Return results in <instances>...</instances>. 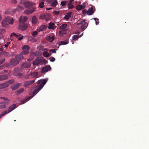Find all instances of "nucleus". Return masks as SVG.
Returning <instances> with one entry per match:
<instances>
[{
    "label": "nucleus",
    "instance_id": "nucleus-37",
    "mask_svg": "<svg viewBox=\"0 0 149 149\" xmlns=\"http://www.w3.org/2000/svg\"><path fill=\"white\" fill-rule=\"evenodd\" d=\"M31 75L33 77H38V73L37 72H33L31 73Z\"/></svg>",
    "mask_w": 149,
    "mask_h": 149
},
{
    "label": "nucleus",
    "instance_id": "nucleus-49",
    "mask_svg": "<svg viewBox=\"0 0 149 149\" xmlns=\"http://www.w3.org/2000/svg\"><path fill=\"white\" fill-rule=\"evenodd\" d=\"M50 60L51 62H53L55 61V59L54 57L52 56L50 58Z\"/></svg>",
    "mask_w": 149,
    "mask_h": 149
},
{
    "label": "nucleus",
    "instance_id": "nucleus-20",
    "mask_svg": "<svg viewBox=\"0 0 149 149\" xmlns=\"http://www.w3.org/2000/svg\"><path fill=\"white\" fill-rule=\"evenodd\" d=\"M41 62V61L39 59L35 60L33 62L32 64L34 65H37L40 64Z\"/></svg>",
    "mask_w": 149,
    "mask_h": 149
},
{
    "label": "nucleus",
    "instance_id": "nucleus-9",
    "mask_svg": "<svg viewBox=\"0 0 149 149\" xmlns=\"http://www.w3.org/2000/svg\"><path fill=\"white\" fill-rule=\"evenodd\" d=\"M4 19L9 24H12L13 23L14 20L13 19L9 17H5Z\"/></svg>",
    "mask_w": 149,
    "mask_h": 149
},
{
    "label": "nucleus",
    "instance_id": "nucleus-45",
    "mask_svg": "<svg viewBox=\"0 0 149 149\" xmlns=\"http://www.w3.org/2000/svg\"><path fill=\"white\" fill-rule=\"evenodd\" d=\"M7 113H8V112L6 110H5L4 111L2 112L1 114L2 116H3Z\"/></svg>",
    "mask_w": 149,
    "mask_h": 149
},
{
    "label": "nucleus",
    "instance_id": "nucleus-58",
    "mask_svg": "<svg viewBox=\"0 0 149 149\" xmlns=\"http://www.w3.org/2000/svg\"><path fill=\"white\" fill-rule=\"evenodd\" d=\"M23 36H22L21 37H20L19 38H18V40H21L23 39Z\"/></svg>",
    "mask_w": 149,
    "mask_h": 149
},
{
    "label": "nucleus",
    "instance_id": "nucleus-52",
    "mask_svg": "<svg viewBox=\"0 0 149 149\" xmlns=\"http://www.w3.org/2000/svg\"><path fill=\"white\" fill-rule=\"evenodd\" d=\"M7 70H4L1 71V72L0 73V74H3L4 73H6L7 72Z\"/></svg>",
    "mask_w": 149,
    "mask_h": 149
},
{
    "label": "nucleus",
    "instance_id": "nucleus-41",
    "mask_svg": "<svg viewBox=\"0 0 149 149\" xmlns=\"http://www.w3.org/2000/svg\"><path fill=\"white\" fill-rule=\"evenodd\" d=\"M68 1H63L61 2V4L62 6H65L66 4V2H68Z\"/></svg>",
    "mask_w": 149,
    "mask_h": 149
},
{
    "label": "nucleus",
    "instance_id": "nucleus-36",
    "mask_svg": "<svg viewBox=\"0 0 149 149\" xmlns=\"http://www.w3.org/2000/svg\"><path fill=\"white\" fill-rule=\"evenodd\" d=\"M68 43V41H61L60 44H58L59 45H64L67 44Z\"/></svg>",
    "mask_w": 149,
    "mask_h": 149
},
{
    "label": "nucleus",
    "instance_id": "nucleus-35",
    "mask_svg": "<svg viewBox=\"0 0 149 149\" xmlns=\"http://www.w3.org/2000/svg\"><path fill=\"white\" fill-rule=\"evenodd\" d=\"M43 55L44 56L46 57H49L50 56V54L47 51L44 52L43 54Z\"/></svg>",
    "mask_w": 149,
    "mask_h": 149
},
{
    "label": "nucleus",
    "instance_id": "nucleus-2",
    "mask_svg": "<svg viewBox=\"0 0 149 149\" xmlns=\"http://www.w3.org/2000/svg\"><path fill=\"white\" fill-rule=\"evenodd\" d=\"M0 98L1 99H3L4 102H2V105H0V109L4 108L6 107V105L9 104V101L10 100L7 98L4 97H1Z\"/></svg>",
    "mask_w": 149,
    "mask_h": 149
},
{
    "label": "nucleus",
    "instance_id": "nucleus-62",
    "mask_svg": "<svg viewBox=\"0 0 149 149\" xmlns=\"http://www.w3.org/2000/svg\"><path fill=\"white\" fill-rule=\"evenodd\" d=\"M4 48L2 47H0V51H2L3 50V49Z\"/></svg>",
    "mask_w": 149,
    "mask_h": 149
},
{
    "label": "nucleus",
    "instance_id": "nucleus-33",
    "mask_svg": "<svg viewBox=\"0 0 149 149\" xmlns=\"http://www.w3.org/2000/svg\"><path fill=\"white\" fill-rule=\"evenodd\" d=\"M14 74L15 76H16L19 77H21L22 75V74L21 73H17L15 71L14 72Z\"/></svg>",
    "mask_w": 149,
    "mask_h": 149
},
{
    "label": "nucleus",
    "instance_id": "nucleus-5",
    "mask_svg": "<svg viewBox=\"0 0 149 149\" xmlns=\"http://www.w3.org/2000/svg\"><path fill=\"white\" fill-rule=\"evenodd\" d=\"M22 85V84L21 83H16L11 86V88L13 90L15 91L17 89Z\"/></svg>",
    "mask_w": 149,
    "mask_h": 149
},
{
    "label": "nucleus",
    "instance_id": "nucleus-30",
    "mask_svg": "<svg viewBox=\"0 0 149 149\" xmlns=\"http://www.w3.org/2000/svg\"><path fill=\"white\" fill-rule=\"evenodd\" d=\"M67 7L68 9H72L74 8V6L70 2H68L67 5Z\"/></svg>",
    "mask_w": 149,
    "mask_h": 149
},
{
    "label": "nucleus",
    "instance_id": "nucleus-16",
    "mask_svg": "<svg viewBox=\"0 0 149 149\" xmlns=\"http://www.w3.org/2000/svg\"><path fill=\"white\" fill-rule=\"evenodd\" d=\"M72 13V12H70L67 13L64 17L65 19L67 20H68L71 17Z\"/></svg>",
    "mask_w": 149,
    "mask_h": 149
},
{
    "label": "nucleus",
    "instance_id": "nucleus-39",
    "mask_svg": "<svg viewBox=\"0 0 149 149\" xmlns=\"http://www.w3.org/2000/svg\"><path fill=\"white\" fill-rule=\"evenodd\" d=\"M29 50H23V51L21 52V53L23 55H26V54L29 53Z\"/></svg>",
    "mask_w": 149,
    "mask_h": 149
},
{
    "label": "nucleus",
    "instance_id": "nucleus-47",
    "mask_svg": "<svg viewBox=\"0 0 149 149\" xmlns=\"http://www.w3.org/2000/svg\"><path fill=\"white\" fill-rule=\"evenodd\" d=\"M38 34V32L36 31H34L32 33V35L34 37H36Z\"/></svg>",
    "mask_w": 149,
    "mask_h": 149
},
{
    "label": "nucleus",
    "instance_id": "nucleus-28",
    "mask_svg": "<svg viewBox=\"0 0 149 149\" xmlns=\"http://www.w3.org/2000/svg\"><path fill=\"white\" fill-rule=\"evenodd\" d=\"M85 7V6L83 5H78L77 6L76 9L77 10H80L81 9H84Z\"/></svg>",
    "mask_w": 149,
    "mask_h": 149
},
{
    "label": "nucleus",
    "instance_id": "nucleus-64",
    "mask_svg": "<svg viewBox=\"0 0 149 149\" xmlns=\"http://www.w3.org/2000/svg\"><path fill=\"white\" fill-rule=\"evenodd\" d=\"M10 42H8L6 43V44L8 45H9L10 44Z\"/></svg>",
    "mask_w": 149,
    "mask_h": 149
},
{
    "label": "nucleus",
    "instance_id": "nucleus-51",
    "mask_svg": "<svg viewBox=\"0 0 149 149\" xmlns=\"http://www.w3.org/2000/svg\"><path fill=\"white\" fill-rule=\"evenodd\" d=\"M13 36H15L17 37H19V36L17 35L15 33H13L10 35V36L11 37Z\"/></svg>",
    "mask_w": 149,
    "mask_h": 149
},
{
    "label": "nucleus",
    "instance_id": "nucleus-8",
    "mask_svg": "<svg viewBox=\"0 0 149 149\" xmlns=\"http://www.w3.org/2000/svg\"><path fill=\"white\" fill-rule=\"evenodd\" d=\"M31 65V63H30L25 62L22 64L21 68L22 69H23L24 68H30Z\"/></svg>",
    "mask_w": 149,
    "mask_h": 149
},
{
    "label": "nucleus",
    "instance_id": "nucleus-21",
    "mask_svg": "<svg viewBox=\"0 0 149 149\" xmlns=\"http://www.w3.org/2000/svg\"><path fill=\"white\" fill-rule=\"evenodd\" d=\"M94 12L93 8V7L90 8L87 11V13L88 15H92L93 13Z\"/></svg>",
    "mask_w": 149,
    "mask_h": 149
},
{
    "label": "nucleus",
    "instance_id": "nucleus-22",
    "mask_svg": "<svg viewBox=\"0 0 149 149\" xmlns=\"http://www.w3.org/2000/svg\"><path fill=\"white\" fill-rule=\"evenodd\" d=\"M8 85L6 82L0 84V89L8 87Z\"/></svg>",
    "mask_w": 149,
    "mask_h": 149
},
{
    "label": "nucleus",
    "instance_id": "nucleus-40",
    "mask_svg": "<svg viewBox=\"0 0 149 149\" xmlns=\"http://www.w3.org/2000/svg\"><path fill=\"white\" fill-rule=\"evenodd\" d=\"M45 14H41L40 15L39 19H45Z\"/></svg>",
    "mask_w": 149,
    "mask_h": 149
},
{
    "label": "nucleus",
    "instance_id": "nucleus-32",
    "mask_svg": "<svg viewBox=\"0 0 149 149\" xmlns=\"http://www.w3.org/2000/svg\"><path fill=\"white\" fill-rule=\"evenodd\" d=\"M57 4V0H54L51 3V6L53 7H55Z\"/></svg>",
    "mask_w": 149,
    "mask_h": 149
},
{
    "label": "nucleus",
    "instance_id": "nucleus-14",
    "mask_svg": "<svg viewBox=\"0 0 149 149\" xmlns=\"http://www.w3.org/2000/svg\"><path fill=\"white\" fill-rule=\"evenodd\" d=\"M67 25L65 24H63L60 27V29L62 30L59 31V32L61 34H63L64 33V31H65V29L67 27Z\"/></svg>",
    "mask_w": 149,
    "mask_h": 149
},
{
    "label": "nucleus",
    "instance_id": "nucleus-27",
    "mask_svg": "<svg viewBox=\"0 0 149 149\" xmlns=\"http://www.w3.org/2000/svg\"><path fill=\"white\" fill-rule=\"evenodd\" d=\"M1 24L3 27H6L8 26V23L3 19L2 22Z\"/></svg>",
    "mask_w": 149,
    "mask_h": 149
},
{
    "label": "nucleus",
    "instance_id": "nucleus-56",
    "mask_svg": "<svg viewBox=\"0 0 149 149\" xmlns=\"http://www.w3.org/2000/svg\"><path fill=\"white\" fill-rule=\"evenodd\" d=\"M11 3L13 4H16L17 3V0H11Z\"/></svg>",
    "mask_w": 149,
    "mask_h": 149
},
{
    "label": "nucleus",
    "instance_id": "nucleus-6",
    "mask_svg": "<svg viewBox=\"0 0 149 149\" xmlns=\"http://www.w3.org/2000/svg\"><path fill=\"white\" fill-rule=\"evenodd\" d=\"M51 69V68L50 65H48L42 69L41 72L42 73H45L46 72L50 71Z\"/></svg>",
    "mask_w": 149,
    "mask_h": 149
},
{
    "label": "nucleus",
    "instance_id": "nucleus-48",
    "mask_svg": "<svg viewBox=\"0 0 149 149\" xmlns=\"http://www.w3.org/2000/svg\"><path fill=\"white\" fill-rule=\"evenodd\" d=\"M5 61V59L4 58H3L0 60V65L3 63Z\"/></svg>",
    "mask_w": 149,
    "mask_h": 149
},
{
    "label": "nucleus",
    "instance_id": "nucleus-63",
    "mask_svg": "<svg viewBox=\"0 0 149 149\" xmlns=\"http://www.w3.org/2000/svg\"><path fill=\"white\" fill-rule=\"evenodd\" d=\"M8 45L6 44H5L4 45V46H5V47L4 48L5 49H6V47H8Z\"/></svg>",
    "mask_w": 149,
    "mask_h": 149
},
{
    "label": "nucleus",
    "instance_id": "nucleus-46",
    "mask_svg": "<svg viewBox=\"0 0 149 149\" xmlns=\"http://www.w3.org/2000/svg\"><path fill=\"white\" fill-rule=\"evenodd\" d=\"M94 19L95 22V24L96 25L98 24L99 23V19L96 18H94Z\"/></svg>",
    "mask_w": 149,
    "mask_h": 149
},
{
    "label": "nucleus",
    "instance_id": "nucleus-17",
    "mask_svg": "<svg viewBox=\"0 0 149 149\" xmlns=\"http://www.w3.org/2000/svg\"><path fill=\"white\" fill-rule=\"evenodd\" d=\"M57 27L55 25V24L54 23L50 22L49 24L48 28L49 29H54Z\"/></svg>",
    "mask_w": 149,
    "mask_h": 149
},
{
    "label": "nucleus",
    "instance_id": "nucleus-38",
    "mask_svg": "<svg viewBox=\"0 0 149 149\" xmlns=\"http://www.w3.org/2000/svg\"><path fill=\"white\" fill-rule=\"evenodd\" d=\"M23 50H29L30 49V47L28 45H24L22 48Z\"/></svg>",
    "mask_w": 149,
    "mask_h": 149
},
{
    "label": "nucleus",
    "instance_id": "nucleus-18",
    "mask_svg": "<svg viewBox=\"0 0 149 149\" xmlns=\"http://www.w3.org/2000/svg\"><path fill=\"white\" fill-rule=\"evenodd\" d=\"M28 19L27 17H24L23 18L20 17L19 19V22L20 23H23L26 22Z\"/></svg>",
    "mask_w": 149,
    "mask_h": 149
},
{
    "label": "nucleus",
    "instance_id": "nucleus-55",
    "mask_svg": "<svg viewBox=\"0 0 149 149\" xmlns=\"http://www.w3.org/2000/svg\"><path fill=\"white\" fill-rule=\"evenodd\" d=\"M59 13L60 12L57 11H54L53 12V13L56 15H58Z\"/></svg>",
    "mask_w": 149,
    "mask_h": 149
},
{
    "label": "nucleus",
    "instance_id": "nucleus-11",
    "mask_svg": "<svg viewBox=\"0 0 149 149\" xmlns=\"http://www.w3.org/2000/svg\"><path fill=\"white\" fill-rule=\"evenodd\" d=\"M28 27L27 25L26 24H23L19 25L18 26V29L21 30H24L26 29Z\"/></svg>",
    "mask_w": 149,
    "mask_h": 149
},
{
    "label": "nucleus",
    "instance_id": "nucleus-13",
    "mask_svg": "<svg viewBox=\"0 0 149 149\" xmlns=\"http://www.w3.org/2000/svg\"><path fill=\"white\" fill-rule=\"evenodd\" d=\"M35 80H31L29 81H26L24 82V86L25 87H27L28 86L30 85L35 82Z\"/></svg>",
    "mask_w": 149,
    "mask_h": 149
},
{
    "label": "nucleus",
    "instance_id": "nucleus-7",
    "mask_svg": "<svg viewBox=\"0 0 149 149\" xmlns=\"http://www.w3.org/2000/svg\"><path fill=\"white\" fill-rule=\"evenodd\" d=\"M25 7L27 8H30L33 6L34 3L31 1H26L24 3Z\"/></svg>",
    "mask_w": 149,
    "mask_h": 149
},
{
    "label": "nucleus",
    "instance_id": "nucleus-34",
    "mask_svg": "<svg viewBox=\"0 0 149 149\" xmlns=\"http://www.w3.org/2000/svg\"><path fill=\"white\" fill-rule=\"evenodd\" d=\"M79 38V37L77 35H74L72 37V40L74 41L77 40Z\"/></svg>",
    "mask_w": 149,
    "mask_h": 149
},
{
    "label": "nucleus",
    "instance_id": "nucleus-24",
    "mask_svg": "<svg viewBox=\"0 0 149 149\" xmlns=\"http://www.w3.org/2000/svg\"><path fill=\"white\" fill-rule=\"evenodd\" d=\"M23 54L21 52L19 54H17L15 56V57L16 58H17L20 60L22 59L24 57L23 56Z\"/></svg>",
    "mask_w": 149,
    "mask_h": 149
},
{
    "label": "nucleus",
    "instance_id": "nucleus-31",
    "mask_svg": "<svg viewBox=\"0 0 149 149\" xmlns=\"http://www.w3.org/2000/svg\"><path fill=\"white\" fill-rule=\"evenodd\" d=\"M47 40H48L49 42H52L54 39V36L51 37L50 36H48L47 38Z\"/></svg>",
    "mask_w": 149,
    "mask_h": 149
},
{
    "label": "nucleus",
    "instance_id": "nucleus-4",
    "mask_svg": "<svg viewBox=\"0 0 149 149\" xmlns=\"http://www.w3.org/2000/svg\"><path fill=\"white\" fill-rule=\"evenodd\" d=\"M13 54L12 53H9L6 51H3L0 52V58L3 57H9L13 56Z\"/></svg>",
    "mask_w": 149,
    "mask_h": 149
},
{
    "label": "nucleus",
    "instance_id": "nucleus-10",
    "mask_svg": "<svg viewBox=\"0 0 149 149\" xmlns=\"http://www.w3.org/2000/svg\"><path fill=\"white\" fill-rule=\"evenodd\" d=\"M19 63L18 60L16 58H13L10 60V65L13 66L16 65Z\"/></svg>",
    "mask_w": 149,
    "mask_h": 149
},
{
    "label": "nucleus",
    "instance_id": "nucleus-53",
    "mask_svg": "<svg viewBox=\"0 0 149 149\" xmlns=\"http://www.w3.org/2000/svg\"><path fill=\"white\" fill-rule=\"evenodd\" d=\"M45 28L44 26H40L39 29L40 31H43L44 30Z\"/></svg>",
    "mask_w": 149,
    "mask_h": 149
},
{
    "label": "nucleus",
    "instance_id": "nucleus-50",
    "mask_svg": "<svg viewBox=\"0 0 149 149\" xmlns=\"http://www.w3.org/2000/svg\"><path fill=\"white\" fill-rule=\"evenodd\" d=\"M49 52H51L52 53H56V52L55 49H50L49 50Z\"/></svg>",
    "mask_w": 149,
    "mask_h": 149
},
{
    "label": "nucleus",
    "instance_id": "nucleus-1",
    "mask_svg": "<svg viewBox=\"0 0 149 149\" xmlns=\"http://www.w3.org/2000/svg\"><path fill=\"white\" fill-rule=\"evenodd\" d=\"M47 79H43L38 80L36 82V83L38 85L35 87L34 90L32 92L33 94H35L31 96H26L21 101V104H24L33 97L42 88L47 82Z\"/></svg>",
    "mask_w": 149,
    "mask_h": 149
},
{
    "label": "nucleus",
    "instance_id": "nucleus-26",
    "mask_svg": "<svg viewBox=\"0 0 149 149\" xmlns=\"http://www.w3.org/2000/svg\"><path fill=\"white\" fill-rule=\"evenodd\" d=\"M45 19L46 21H48L50 20L51 17L50 15V14L48 13L45 14Z\"/></svg>",
    "mask_w": 149,
    "mask_h": 149
},
{
    "label": "nucleus",
    "instance_id": "nucleus-25",
    "mask_svg": "<svg viewBox=\"0 0 149 149\" xmlns=\"http://www.w3.org/2000/svg\"><path fill=\"white\" fill-rule=\"evenodd\" d=\"M38 22V20L36 16H34L33 17L32 19V22L33 24H36Z\"/></svg>",
    "mask_w": 149,
    "mask_h": 149
},
{
    "label": "nucleus",
    "instance_id": "nucleus-3",
    "mask_svg": "<svg viewBox=\"0 0 149 149\" xmlns=\"http://www.w3.org/2000/svg\"><path fill=\"white\" fill-rule=\"evenodd\" d=\"M78 25H81L80 29L82 31H84L87 27L88 24L85 22V20H83L80 23L77 24Z\"/></svg>",
    "mask_w": 149,
    "mask_h": 149
},
{
    "label": "nucleus",
    "instance_id": "nucleus-12",
    "mask_svg": "<svg viewBox=\"0 0 149 149\" xmlns=\"http://www.w3.org/2000/svg\"><path fill=\"white\" fill-rule=\"evenodd\" d=\"M36 9L35 7H33L31 9L28 10H26L25 11V13L27 14H31Z\"/></svg>",
    "mask_w": 149,
    "mask_h": 149
},
{
    "label": "nucleus",
    "instance_id": "nucleus-57",
    "mask_svg": "<svg viewBox=\"0 0 149 149\" xmlns=\"http://www.w3.org/2000/svg\"><path fill=\"white\" fill-rule=\"evenodd\" d=\"M33 59V58H29L28 59L27 61H28L30 62L31 61V60H32Z\"/></svg>",
    "mask_w": 149,
    "mask_h": 149
},
{
    "label": "nucleus",
    "instance_id": "nucleus-60",
    "mask_svg": "<svg viewBox=\"0 0 149 149\" xmlns=\"http://www.w3.org/2000/svg\"><path fill=\"white\" fill-rule=\"evenodd\" d=\"M74 0H70L68 2H70V3H72V2L74 1Z\"/></svg>",
    "mask_w": 149,
    "mask_h": 149
},
{
    "label": "nucleus",
    "instance_id": "nucleus-29",
    "mask_svg": "<svg viewBox=\"0 0 149 149\" xmlns=\"http://www.w3.org/2000/svg\"><path fill=\"white\" fill-rule=\"evenodd\" d=\"M15 82V80L13 79L10 80L7 82H6V83L8 84L9 86V84H12L14 83Z\"/></svg>",
    "mask_w": 149,
    "mask_h": 149
},
{
    "label": "nucleus",
    "instance_id": "nucleus-19",
    "mask_svg": "<svg viewBox=\"0 0 149 149\" xmlns=\"http://www.w3.org/2000/svg\"><path fill=\"white\" fill-rule=\"evenodd\" d=\"M8 76L6 75L2 74L0 75V81H2L6 80L8 78Z\"/></svg>",
    "mask_w": 149,
    "mask_h": 149
},
{
    "label": "nucleus",
    "instance_id": "nucleus-54",
    "mask_svg": "<svg viewBox=\"0 0 149 149\" xmlns=\"http://www.w3.org/2000/svg\"><path fill=\"white\" fill-rule=\"evenodd\" d=\"M9 63H6L5 64H4L3 65L4 66V68L5 67H8V66H9Z\"/></svg>",
    "mask_w": 149,
    "mask_h": 149
},
{
    "label": "nucleus",
    "instance_id": "nucleus-59",
    "mask_svg": "<svg viewBox=\"0 0 149 149\" xmlns=\"http://www.w3.org/2000/svg\"><path fill=\"white\" fill-rule=\"evenodd\" d=\"M83 14L84 15L86 14V10H83Z\"/></svg>",
    "mask_w": 149,
    "mask_h": 149
},
{
    "label": "nucleus",
    "instance_id": "nucleus-43",
    "mask_svg": "<svg viewBox=\"0 0 149 149\" xmlns=\"http://www.w3.org/2000/svg\"><path fill=\"white\" fill-rule=\"evenodd\" d=\"M6 32V30L3 29H1L0 30V34H2Z\"/></svg>",
    "mask_w": 149,
    "mask_h": 149
},
{
    "label": "nucleus",
    "instance_id": "nucleus-42",
    "mask_svg": "<svg viewBox=\"0 0 149 149\" xmlns=\"http://www.w3.org/2000/svg\"><path fill=\"white\" fill-rule=\"evenodd\" d=\"M17 9L18 10H21L24 9V7L20 6H18L17 8Z\"/></svg>",
    "mask_w": 149,
    "mask_h": 149
},
{
    "label": "nucleus",
    "instance_id": "nucleus-23",
    "mask_svg": "<svg viewBox=\"0 0 149 149\" xmlns=\"http://www.w3.org/2000/svg\"><path fill=\"white\" fill-rule=\"evenodd\" d=\"M24 91V89L23 88H21L19 89L16 91L15 92V94L17 95H18L20 93H22Z\"/></svg>",
    "mask_w": 149,
    "mask_h": 149
},
{
    "label": "nucleus",
    "instance_id": "nucleus-44",
    "mask_svg": "<svg viewBox=\"0 0 149 149\" xmlns=\"http://www.w3.org/2000/svg\"><path fill=\"white\" fill-rule=\"evenodd\" d=\"M44 3L43 2L40 3L39 6L40 8H42L44 6Z\"/></svg>",
    "mask_w": 149,
    "mask_h": 149
},
{
    "label": "nucleus",
    "instance_id": "nucleus-15",
    "mask_svg": "<svg viewBox=\"0 0 149 149\" xmlns=\"http://www.w3.org/2000/svg\"><path fill=\"white\" fill-rule=\"evenodd\" d=\"M16 107V105L15 104H13L8 107V113H9L11 112L12 111L15 109Z\"/></svg>",
    "mask_w": 149,
    "mask_h": 149
},
{
    "label": "nucleus",
    "instance_id": "nucleus-61",
    "mask_svg": "<svg viewBox=\"0 0 149 149\" xmlns=\"http://www.w3.org/2000/svg\"><path fill=\"white\" fill-rule=\"evenodd\" d=\"M1 41H2V42H3L2 43H3L4 42V40L3 39H0V42H1ZM0 43H1L0 42Z\"/></svg>",
    "mask_w": 149,
    "mask_h": 149
}]
</instances>
